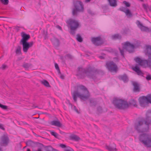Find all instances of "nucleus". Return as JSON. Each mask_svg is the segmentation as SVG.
I'll list each match as a JSON object with an SVG mask.
<instances>
[{"label":"nucleus","mask_w":151,"mask_h":151,"mask_svg":"<svg viewBox=\"0 0 151 151\" xmlns=\"http://www.w3.org/2000/svg\"><path fill=\"white\" fill-rule=\"evenodd\" d=\"M0 128L3 130L4 129V128L3 127V125L1 124H0Z\"/></svg>","instance_id":"nucleus-50"},{"label":"nucleus","mask_w":151,"mask_h":151,"mask_svg":"<svg viewBox=\"0 0 151 151\" xmlns=\"http://www.w3.org/2000/svg\"><path fill=\"white\" fill-rule=\"evenodd\" d=\"M75 8L73 9L72 14L76 15L77 12H83L84 10L83 6L82 3L80 1H76L74 3Z\"/></svg>","instance_id":"nucleus-8"},{"label":"nucleus","mask_w":151,"mask_h":151,"mask_svg":"<svg viewBox=\"0 0 151 151\" xmlns=\"http://www.w3.org/2000/svg\"><path fill=\"white\" fill-rule=\"evenodd\" d=\"M106 67L110 71L116 72L117 69V66L113 61H108L106 62Z\"/></svg>","instance_id":"nucleus-12"},{"label":"nucleus","mask_w":151,"mask_h":151,"mask_svg":"<svg viewBox=\"0 0 151 151\" xmlns=\"http://www.w3.org/2000/svg\"><path fill=\"white\" fill-rule=\"evenodd\" d=\"M111 37L112 39H121L122 38L121 35H120L119 34H116L112 35L111 36Z\"/></svg>","instance_id":"nucleus-27"},{"label":"nucleus","mask_w":151,"mask_h":151,"mask_svg":"<svg viewBox=\"0 0 151 151\" xmlns=\"http://www.w3.org/2000/svg\"><path fill=\"white\" fill-rule=\"evenodd\" d=\"M57 27H58V28L60 30H61L62 28L60 26H59V25H58L57 26Z\"/></svg>","instance_id":"nucleus-54"},{"label":"nucleus","mask_w":151,"mask_h":151,"mask_svg":"<svg viewBox=\"0 0 151 151\" xmlns=\"http://www.w3.org/2000/svg\"><path fill=\"white\" fill-rule=\"evenodd\" d=\"M138 27L142 31L149 32L150 31L149 28L147 27L144 26L140 22L138 21H137Z\"/></svg>","instance_id":"nucleus-16"},{"label":"nucleus","mask_w":151,"mask_h":151,"mask_svg":"<svg viewBox=\"0 0 151 151\" xmlns=\"http://www.w3.org/2000/svg\"><path fill=\"white\" fill-rule=\"evenodd\" d=\"M59 146L62 148H67V146L63 144H60L59 145Z\"/></svg>","instance_id":"nucleus-44"},{"label":"nucleus","mask_w":151,"mask_h":151,"mask_svg":"<svg viewBox=\"0 0 151 151\" xmlns=\"http://www.w3.org/2000/svg\"><path fill=\"white\" fill-rule=\"evenodd\" d=\"M44 148L46 149V151H51L52 149V147L50 146H43Z\"/></svg>","instance_id":"nucleus-34"},{"label":"nucleus","mask_w":151,"mask_h":151,"mask_svg":"<svg viewBox=\"0 0 151 151\" xmlns=\"http://www.w3.org/2000/svg\"><path fill=\"white\" fill-rule=\"evenodd\" d=\"M60 77L61 79H63L64 78V76L62 74H60Z\"/></svg>","instance_id":"nucleus-51"},{"label":"nucleus","mask_w":151,"mask_h":151,"mask_svg":"<svg viewBox=\"0 0 151 151\" xmlns=\"http://www.w3.org/2000/svg\"><path fill=\"white\" fill-rule=\"evenodd\" d=\"M21 47L20 46H18L17 48L16 52L17 54H20L21 53Z\"/></svg>","instance_id":"nucleus-36"},{"label":"nucleus","mask_w":151,"mask_h":151,"mask_svg":"<svg viewBox=\"0 0 151 151\" xmlns=\"http://www.w3.org/2000/svg\"><path fill=\"white\" fill-rule=\"evenodd\" d=\"M69 137L71 140H74L76 141H78L80 139V137L75 134L71 135Z\"/></svg>","instance_id":"nucleus-25"},{"label":"nucleus","mask_w":151,"mask_h":151,"mask_svg":"<svg viewBox=\"0 0 151 151\" xmlns=\"http://www.w3.org/2000/svg\"><path fill=\"white\" fill-rule=\"evenodd\" d=\"M135 62L141 66H148L151 70V57H148L147 60H142L139 57L134 58Z\"/></svg>","instance_id":"nucleus-10"},{"label":"nucleus","mask_w":151,"mask_h":151,"mask_svg":"<svg viewBox=\"0 0 151 151\" xmlns=\"http://www.w3.org/2000/svg\"><path fill=\"white\" fill-rule=\"evenodd\" d=\"M60 59L61 60H63V57H60Z\"/></svg>","instance_id":"nucleus-64"},{"label":"nucleus","mask_w":151,"mask_h":151,"mask_svg":"<svg viewBox=\"0 0 151 151\" xmlns=\"http://www.w3.org/2000/svg\"><path fill=\"white\" fill-rule=\"evenodd\" d=\"M64 151H74V150L70 147L68 146L66 149L64 150Z\"/></svg>","instance_id":"nucleus-41"},{"label":"nucleus","mask_w":151,"mask_h":151,"mask_svg":"<svg viewBox=\"0 0 151 151\" xmlns=\"http://www.w3.org/2000/svg\"><path fill=\"white\" fill-rule=\"evenodd\" d=\"M35 135L37 137H41L42 138H44V137H41V136H40V135H37L36 134H35Z\"/></svg>","instance_id":"nucleus-58"},{"label":"nucleus","mask_w":151,"mask_h":151,"mask_svg":"<svg viewBox=\"0 0 151 151\" xmlns=\"http://www.w3.org/2000/svg\"><path fill=\"white\" fill-rule=\"evenodd\" d=\"M51 41L55 47H58L60 44L59 41L58 39L55 37H53L51 39Z\"/></svg>","instance_id":"nucleus-22"},{"label":"nucleus","mask_w":151,"mask_h":151,"mask_svg":"<svg viewBox=\"0 0 151 151\" xmlns=\"http://www.w3.org/2000/svg\"><path fill=\"white\" fill-rule=\"evenodd\" d=\"M22 123L24 124H26L28 125V126H29V124H28L26 122H22Z\"/></svg>","instance_id":"nucleus-56"},{"label":"nucleus","mask_w":151,"mask_h":151,"mask_svg":"<svg viewBox=\"0 0 151 151\" xmlns=\"http://www.w3.org/2000/svg\"><path fill=\"white\" fill-rule=\"evenodd\" d=\"M51 151H59L57 149H54V148H52V149Z\"/></svg>","instance_id":"nucleus-53"},{"label":"nucleus","mask_w":151,"mask_h":151,"mask_svg":"<svg viewBox=\"0 0 151 151\" xmlns=\"http://www.w3.org/2000/svg\"><path fill=\"white\" fill-rule=\"evenodd\" d=\"M9 139L7 135L4 134L1 137L0 145L2 146L6 147L9 143Z\"/></svg>","instance_id":"nucleus-13"},{"label":"nucleus","mask_w":151,"mask_h":151,"mask_svg":"<svg viewBox=\"0 0 151 151\" xmlns=\"http://www.w3.org/2000/svg\"><path fill=\"white\" fill-rule=\"evenodd\" d=\"M145 52L146 55L148 57H151V46L146 45Z\"/></svg>","instance_id":"nucleus-18"},{"label":"nucleus","mask_w":151,"mask_h":151,"mask_svg":"<svg viewBox=\"0 0 151 151\" xmlns=\"http://www.w3.org/2000/svg\"><path fill=\"white\" fill-rule=\"evenodd\" d=\"M112 103L116 108L119 110H124L129 107L127 102L121 99L114 98Z\"/></svg>","instance_id":"nucleus-5"},{"label":"nucleus","mask_w":151,"mask_h":151,"mask_svg":"<svg viewBox=\"0 0 151 151\" xmlns=\"http://www.w3.org/2000/svg\"><path fill=\"white\" fill-rule=\"evenodd\" d=\"M58 71V73L60 74H61V73L60 72V69H58L57 70Z\"/></svg>","instance_id":"nucleus-59"},{"label":"nucleus","mask_w":151,"mask_h":151,"mask_svg":"<svg viewBox=\"0 0 151 151\" xmlns=\"http://www.w3.org/2000/svg\"><path fill=\"white\" fill-rule=\"evenodd\" d=\"M151 124V117L147 116L145 118H138L134 123V127L138 133H142L149 131Z\"/></svg>","instance_id":"nucleus-1"},{"label":"nucleus","mask_w":151,"mask_h":151,"mask_svg":"<svg viewBox=\"0 0 151 151\" xmlns=\"http://www.w3.org/2000/svg\"><path fill=\"white\" fill-rule=\"evenodd\" d=\"M146 79L149 81L151 80V76L150 75H147V76L146 77Z\"/></svg>","instance_id":"nucleus-43"},{"label":"nucleus","mask_w":151,"mask_h":151,"mask_svg":"<svg viewBox=\"0 0 151 151\" xmlns=\"http://www.w3.org/2000/svg\"><path fill=\"white\" fill-rule=\"evenodd\" d=\"M32 151H42V150L41 148H39L36 151H35V150H33Z\"/></svg>","instance_id":"nucleus-52"},{"label":"nucleus","mask_w":151,"mask_h":151,"mask_svg":"<svg viewBox=\"0 0 151 151\" xmlns=\"http://www.w3.org/2000/svg\"><path fill=\"white\" fill-rule=\"evenodd\" d=\"M21 35L22 39L20 42V43L22 45L23 51L24 52H27L28 49L32 46L34 42L33 41L30 42H27L30 38V35H29L22 32L21 33Z\"/></svg>","instance_id":"nucleus-4"},{"label":"nucleus","mask_w":151,"mask_h":151,"mask_svg":"<svg viewBox=\"0 0 151 151\" xmlns=\"http://www.w3.org/2000/svg\"><path fill=\"white\" fill-rule=\"evenodd\" d=\"M127 9L126 8L124 7H121L119 9L120 10L124 12V13L125 12Z\"/></svg>","instance_id":"nucleus-39"},{"label":"nucleus","mask_w":151,"mask_h":151,"mask_svg":"<svg viewBox=\"0 0 151 151\" xmlns=\"http://www.w3.org/2000/svg\"><path fill=\"white\" fill-rule=\"evenodd\" d=\"M91 41L96 46L100 45L104 42L102 39L100 37H93L91 39Z\"/></svg>","instance_id":"nucleus-15"},{"label":"nucleus","mask_w":151,"mask_h":151,"mask_svg":"<svg viewBox=\"0 0 151 151\" xmlns=\"http://www.w3.org/2000/svg\"><path fill=\"white\" fill-rule=\"evenodd\" d=\"M135 46L134 45L131 44L129 42H125L123 45L122 49H121L119 48V50L121 53V55L124 57V50H126L129 53H131L134 52Z\"/></svg>","instance_id":"nucleus-6"},{"label":"nucleus","mask_w":151,"mask_h":151,"mask_svg":"<svg viewBox=\"0 0 151 151\" xmlns=\"http://www.w3.org/2000/svg\"><path fill=\"white\" fill-rule=\"evenodd\" d=\"M139 100L140 106L144 107L149 103L151 104V94H148L146 96L140 97Z\"/></svg>","instance_id":"nucleus-9"},{"label":"nucleus","mask_w":151,"mask_h":151,"mask_svg":"<svg viewBox=\"0 0 151 151\" xmlns=\"http://www.w3.org/2000/svg\"><path fill=\"white\" fill-rule=\"evenodd\" d=\"M88 13L91 14V15H94V13L90 9H88Z\"/></svg>","instance_id":"nucleus-46"},{"label":"nucleus","mask_w":151,"mask_h":151,"mask_svg":"<svg viewBox=\"0 0 151 151\" xmlns=\"http://www.w3.org/2000/svg\"><path fill=\"white\" fill-rule=\"evenodd\" d=\"M50 124L52 125H54L58 127H60L62 126V124L58 120H53L51 121Z\"/></svg>","instance_id":"nucleus-21"},{"label":"nucleus","mask_w":151,"mask_h":151,"mask_svg":"<svg viewBox=\"0 0 151 151\" xmlns=\"http://www.w3.org/2000/svg\"><path fill=\"white\" fill-rule=\"evenodd\" d=\"M7 68V65H3L2 66L0 67V68L1 69H2L3 70H4Z\"/></svg>","instance_id":"nucleus-42"},{"label":"nucleus","mask_w":151,"mask_h":151,"mask_svg":"<svg viewBox=\"0 0 151 151\" xmlns=\"http://www.w3.org/2000/svg\"><path fill=\"white\" fill-rule=\"evenodd\" d=\"M76 30H71L70 31V33L73 35H75V31Z\"/></svg>","instance_id":"nucleus-48"},{"label":"nucleus","mask_w":151,"mask_h":151,"mask_svg":"<svg viewBox=\"0 0 151 151\" xmlns=\"http://www.w3.org/2000/svg\"><path fill=\"white\" fill-rule=\"evenodd\" d=\"M90 105L91 106H95L97 104L96 101L93 99L90 100Z\"/></svg>","instance_id":"nucleus-31"},{"label":"nucleus","mask_w":151,"mask_h":151,"mask_svg":"<svg viewBox=\"0 0 151 151\" xmlns=\"http://www.w3.org/2000/svg\"><path fill=\"white\" fill-rule=\"evenodd\" d=\"M125 13L126 16L128 17H132V13H131V11L130 10L127 9L126 11L125 12Z\"/></svg>","instance_id":"nucleus-30"},{"label":"nucleus","mask_w":151,"mask_h":151,"mask_svg":"<svg viewBox=\"0 0 151 151\" xmlns=\"http://www.w3.org/2000/svg\"><path fill=\"white\" fill-rule=\"evenodd\" d=\"M1 3L4 5H7L9 2V0H0Z\"/></svg>","instance_id":"nucleus-35"},{"label":"nucleus","mask_w":151,"mask_h":151,"mask_svg":"<svg viewBox=\"0 0 151 151\" xmlns=\"http://www.w3.org/2000/svg\"><path fill=\"white\" fill-rule=\"evenodd\" d=\"M70 56H71V55L69 54H67V57H70Z\"/></svg>","instance_id":"nucleus-61"},{"label":"nucleus","mask_w":151,"mask_h":151,"mask_svg":"<svg viewBox=\"0 0 151 151\" xmlns=\"http://www.w3.org/2000/svg\"><path fill=\"white\" fill-rule=\"evenodd\" d=\"M55 68L57 70L59 69L58 65L57 63H55Z\"/></svg>","instance_id":"nucleus-47"},{"label":"nucleus","mask_w":151,"mask_h":151,"mask_svg":"<svg viewBox=\"0 0 151 151\" xmlns=\"http://www.w3.org/2000/svg\"><path fill=\"white\" fill-rule=\"evenodd\" d=\"M139 140L145 146L148 147H151V135L147 134H140L139 137Z\"/></svg>","instance_id":"nucleus-7"},{"label":"nucleus","mask_w":151,"mask_h":151,"mask_svg":"<svg viewBox=\"0 0 151 151\" xmlns=\"http://www.w3.org/2000/svg\"><path fill=\"white\" fill-rule=\"evenodd\" d=\"M48 131L50 132L51 134L54 136L55 137L59 139V138H58L59 135L57 133L51 130H48Z\"/></svg>","instance_id":"nucleus-29"},{"label":"nucleus","mask_w":151,"mask_h":151,"mask_svg":"<svg viewBox=\"0 0 151 151\" xmlns=\"http://www.w3.org/2000/svg\"><path fill=\"white\" fill-rule=\"evenodd\" d=\"M118 78L120 80L123 81L125 83L127 82L129 80L128 76L125 74L119 76H118Z\"/></svg>","instance_id":"nucleus-17"},{"label":"nucleus","mask_w":151,"mask_h":151,"mask_svg":"<svg viewBox=\"0 0 151 151\" xmlns=\"http://www.w3.org/2000/svg\"><path fill=\"white\" fill-rule=\"evenodd\" d=\"M0 107L4 110H6L8 109V106L0 104Z\"/></svg>","instance_id":"nucleus-38"},{"label":"nucleus","mask_w":151,"mask_h":151,"mask_svg":"<svg viewBox=\"0 0 151 151\" xmlns=\"http://www.w3.org/2000/svg\"><path fill=\"white\" fill-rule=\"evenodd\" d=\"M60 132L61 134H64L65 133L64 132H62L60 130Z\"/></svg>","instance_id":"nucleus-55"},{"label":"nucleus","mask_w":151,"mask_h":151,"mask_svg":"<svg viewBox=\"0 0 151 151\" xmlns=\"http://www.w3.org/2000/svg\"><path fill=\"white\" fill-rule=\"evenodd\" d=\"M76 39L78 41L80 42H82L83 41V38L79 34L77 35Z\"/></svg>","instance_id":"nucleus-33"},{"label":"nucleus","mask_w":151,"mask_h":151,"mask_svg":"<svg viewBox=\"0 0 151 151\" xmlns=\"http://www.w3.org/2000/svg\"><path fill=\"white\" fill-rule=\"evenodd\" d=\"M41 83L47 87H50L49 82L46 80H44L40 81Z\"/></svg>","instance_id":"nucleus-26"},{"label":"nucleus","mask_w":151,"mask_h":151,"mask_svg":"<svg viewBox=\"0 0 151 151\" xmlns=\"http://www.w3.org/2000/svg\"><path fill=\"white\" fill-rule=\"evenodd\" d=\"M67 23L69 25L71 30H76L79 26V23L78 21L70 19L67 22Z\"/></svg>","instance_id":"nucleus-11"},{"label":"nucleus","mask_w":151,"mask_h":151,"mask_svg":"<svg viewBox=\"0 0 151 151\" xmlns=\"http://www.w3.org/2000/svg\"><path fill=\"white\" fill-rule=\"evenodd\" d=\"M102 72L101 71L98 70L91 66L85 68L79 67L78 68L76 76H78V78L80 79L83 78L86 76H87L89 78L95 79L96 78L97 74Z\"/></svg>","instance_id":"nucleus-2"},{"label":"nucleus","mask_w":151,"mask_h":151,"mask_svg":"<svg viewBox=\"0 0 151 151\" xmlns=\"http://www.w3.org/2000/svg\"><path fill=\"white\" fill-rule=\"evenodd\" d=\"M85 0V2L86 3H88L91 0Z\"/></svg>","instance_id":"nucleus-57"},{"label":"nucleus","mask_w":151,"mask_h":151,"mask_svg":"<svg viewBox=\"0 0 151 151\" xmlns=\"http://www.w3.org/2000/svg\"><path fill=\"white\" fill-rule=\"evenodd\" d=\"M143 7L145 9H147V6L145 4L143 5Z\"/></svg>","instance_id":"nucleus-60"},{"label":"nucleus","mask_w":151,"mask_h":151,"mask_svg":"<svg viewBox=\"0 0 151 151\" xmlns=\"http://www.w3.org/2000/svg\"><path fill=\"white\" fill-rule=\"evenodd\" d=\"M27 146L32 147H35L37 146L40 147H43L44 145L38 142H35L31 140H29L26 142Z\"/></svg>","instance_id":"nucleus-14"},{"label":"nucleus","mask_w":151,"mask_h":151,"mask_svg":"<svg viewBox=\"0 0 151 151\" xmlns=\"http://www.w3.org/2000/svg\"><path fill=\"white\" fill-rule=\"evenodd\" d=\"M109 5L112 7H116L117 6L116 0H107Z\"/></svg>","instance_id":"nucleus-24"},{"label":"nucleus","mask_w":151,"mask_h":151,"mask_svg":"<svg viewBox=\"0 0 151 151\" xmlns=\"http://www.w3.org/2000/svg\"><path fill=\"white\" fill-rule=\"evenodd\" d=\"M114 60L115 62H118L119 61L118 57H115L114 58Z\"/></svg>","instance_id":"nucleus-49"},{"label":"nucleus","mask_w":151,"mask_h":151,"mask_svg":"<svg viewBox=\"0 0 151 151\" xmlns=\"http://www.w3.org/2000/svg\"><path fill=\"white\" fill-rule=\"evenodd\" d=\"M129 104L130 105L133 106H134L136 107L137 106L136 101L134 99H130L129 101Z\"/></svg>","instance_id":"nucleus-28"},{"label":"nucleus","mask_w":151,"mask_h":151,"mask_svg":"<svg viewBox=\"0 0 151 151\" xmlns=\"http://www.w3.org/2000/svg\"><path fill=\"white\" fill-rule=\"evenodd\" d=\"M69 106H70L72 108V104L71 103H69Z\"/></svg>","instance_id":"nucleus-62"},{"label":"nucleus","mask_w":151,"mask_h":151,"mask_svg":"<svg viewBox=\"0 0 151 151\" xmlns=\"http://www.w3.org/2000/svg\"><path fill=\"white\" fill-rule=\"evenodd\" d=\"M32 65L30 63H24L23 64L22 66L26 69H28L29 67L31 66Z\"/></svg>","instance_id":"nucleus-32"},{"label":"nucleus","mask_w":151,"mask_h":151,"mask_svg":"<svg viewBox=\"0 0 151 151\" xmlns=\"http://www.w3.org/2000/svg\"><path fill=\"white\" fill-rule=\"evenodd\" d=\"M132 85L134 86L133 91L134 92H139L140 91L139 85L137 83L133 82Z\"/></svg>","instance_id":"nucleus-19"},{"label":"nucleus","mask_w":151,"mask_h":151,"mask_svg":"<svg viewBox=\"0 0 151 151\" xmlns=\"http://www.w3.org/2000/svg\"><path fill=\"white\" fill-rule=\"evenodd\" d=\"M132 69L136 72L139 75H142L143 76V75L144 74L142 72L140 69L139 67L137 65H136Z\"/></svg>","instance_id":"nucleus-20"},{"label":"nucleus","mask_w":151,"mask_h":151,"mask_svg":"<svg viewBox=\"0 0 151 151\" xmlns=\"http://www.w3.org/2000/svg\"><path fill=\"white\" fill-rule=\"evenodd\" d=\"M97 111L99 113H102L103 111L102 108L100 106H98L97 108Z\"/></svg>","instance_id":"nucleus-37"},{"label":"nucleus","mask_w":151,"mask_h":151,"mask_svg":"<svg viewBox=\"0 0 151 151\" xmlns=\"http://www.w3.org/2000/svg\"><path fill=\"white\" fill-rule=\"evenodd\" d=\"M106 148L109 151H116L117 150L116 148V145L114 144L113 146L106 145Z\"/></svg>","instance_id":"nucleus-23"},{"label":"nucleus","mask_w":151,"mask_h":151,"mask_svg":"<svg viewBox=\"0 0 151 151\" xmlns=\"http://www.w3.org/2000/svg\"><path fill=\"white\" fill-rule=\"evenodd\" d=\"M27 151H30V150L29 149V148H27Z\"/></svg>","instance_id":"nucleus-63"},{"label":"nucleus","mask_w":151,"mask_h":151,"mask_svg":"<svg viewBox=\"0 0 151 151\" xmlns=\"http://www.w3.org/2000/svg\"><path fill=\"white\" fill-rule=\"evenodd\" d=\"M73 110L76 112L77 113L79 114V112L78 111V109H77L76 106H74L73 108Z\"/></svg>","instance_id":"nucleus-45"},{"label":"nucleus","mask_w":151,"mask_h":151,"mask_svg":"<svg viewBox=\"0 0 151 151\" xmlns=\"http://www.w3.org/2000/svg\"><path fill=\"white\" fill-rule=\"evenodd\" d=\"M123 3L126 6L129 7L130 6V4L129 3L127 2L126 1H123Z\"/></svg>","instance_id":"nucleus-40"},{"label":"nucleus","mask_w":151,"mask_h":151,"mask_svg":"<svg viewBox=\"0 0 151 151\" xmlns=\"http://www.w3.org/2000/svg\"><path fill=\"white\" fill-rule=\"evenodd\" d=\"M73 97L75 102L77 101V97L85 101L88 99L90 94L87 88L84 86L80 85L77 86V90L73 92Z\"/></svg>","instance_id":"nucleus-3"}]
</instances>
